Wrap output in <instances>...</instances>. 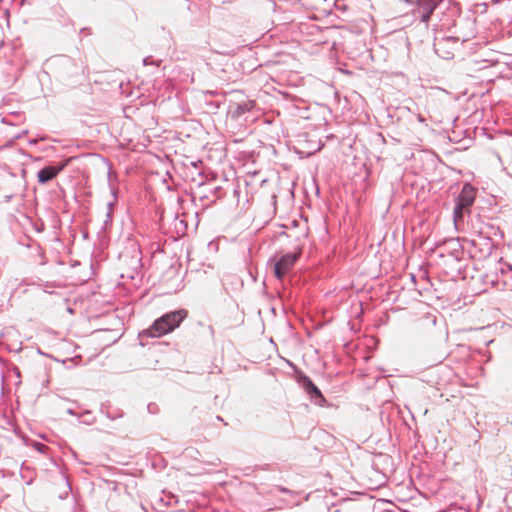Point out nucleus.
<instances>
[{"mask_svg":"<svg viewBox=\"0 0 512 512\" xmlns=\"http://www.w3.org/2000/svg\"><path fill=\"white\" fill-rule=\"evenodd\" d=\"M188 316V311L185 309L176 310L166 313L158 318L148 329V334L151 337H161L172 332L180 326L182 321Z\"/></svg>","mask_w":512,"mask_h":512,"instance_id":"f257e3e1","label":"nucleus"},{"mask_svg":"<svg viewBox=\"0 0 512 512\" xmlns=\"http://www.w3.org/2000/svg\"><path fill=\"white\" fill-rule=\"evenodd\" d=\"M302 254V250L299 248L293 253H287L279 258L274 263V275L278 279H283L294 267V264Z\"/></svg>","mask_w":512,"mask_h":512,"instance_id":"f03ea898","label":"nucleus"},{"mask_svg":"<svg viewBox=\"0 0 512 512\" xmlns=\"http://www.w3.org/2000/svg\"><path fill=\"white\" fill-rule=\"evenodd\" d=\"M442 1L443 0H417L413 13L419 16L423 22H428L431 14Z\"/></svg>","mask_w":512,"mask_h":512,"instance_id":"7ed1b4c3","label":"nucleus"},{"mask_svg":"<svg viewBox=\"0 0 512 512\" xmlns=\"http://www.w3.org/2000/svg\"><path fill=\"white\" fill-rule=\"evenodd\" d=\"M64 167L65 164L44 167L37 173L38 182L44 184L54 179L64 169Z\"/></svg>","mask_w":512,"mask_h":512,"instance_id":"20e7f679","label":"nucleus"},{"mask_svg":"<svg viewBox=\"0 0 512 512\" xmlns=\"http://www.w3.org/2000/svg\"><path fill=\"white\" fill-rule=\"evenodd\" d=\"M475 200V190L470 185H465L458 196L459 209H469Z\"/></svg>","mask_w":512,"mask_h":512,"instance_id":"39448f33","label":"nucleus"},{"mask_svg":"<svg viewBox=\"0 0 512 512\" xmlns=\"http://www.w3.org/2000/svg\"><path fill=\"white\" fill-rule=\"evenodd\" d=\"M306 392L312 397V398H319L320 400L324 401V398L320 392V390L315 386V384L311 380H306L304 383Z\"/></svg>","mask_w":512,"mask_h":512,"instance_id":"423d86ee","label":"nucleus"},{"mask_svg":"<svg viewBox=\"0 0 512 512\" xmlns=\"http://www.w3.org/2000/svg\"><path fill=\"white\" fill-rule=\"evenodd\" d=\"M465 210L466 209H459V204L456 205L455 210H454V220H455V222H457L458 220L462 219L463 212Z\"/></svg>","mask_w":512,"mask_h":512,"instance_id":"0eeeda50","label":"nucleus"},{"mask_svg":"<svg viewBox=\"0 0 512 512\" xmlns=\"http://www.w3.org/2000/svg\"><path fill=\"white\" fill-rule=\"evenodd\" d=\"M134 253H135L134 257H136L138 259V261L140 262L141 261V254L142 253H141V250L139 248V245H137V249L134 250Z\"/></svg>","mask_w":512,"mask_h":512,"instance_id":"6e6552de","label":"nucleus"},{"mask_svg":"<svg viewBox=\"0 0 512 512\" xmlns=\"http://www.w3.org/2000/svg\"><path fill=\"white\" fill-rule=\"evenodd\" d=\"M280 491H281V492H288V490H287V489L282 488V487L280 488Z\"/></svg>","mask_w":512,"mask_h":512,"instance_id":"1a4fd4ad","label":"nucleus"}]
</instances>
